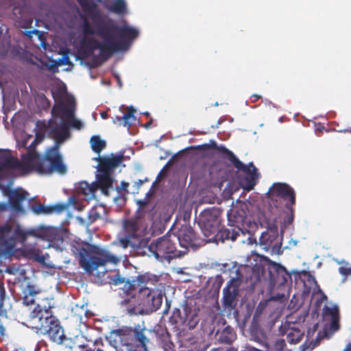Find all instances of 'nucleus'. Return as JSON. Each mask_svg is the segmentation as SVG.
Returning <instances> with one entry per match:
<instances>
[{
  "label": "nucleus",
  "instance_id": "nucleus-1",
  "mask_svg": "<svg viewBox=\"0 0 351 351\" xmlns=\"http://www.w3.org/2000/svg\"><path fill=\"white\" fill-rule=\"evenodd\" d=\"M147 332L154 335L156 341L165 351H173L175 345L171 340V335L167 329L160 325L155 326L152 330L147 329L144 324L123 326L110 332V344L125 351H147L150 340Z\"/></svg>",
  "mask_w": 351,
  "mask_h": 351
},
{
  "label": "nucleus",
  "instance_id": "nucleus-2",
  "mask_svg": "<svg viewBox=\"0 0 351 351\" xmlns=\"http://www.w3.org/2000/svg\"><path fill=\"white\" fill-rule=\"evenodd\" d=\"M159 280L157 276L147 273L138 276L133 280V286L138 289L137 298L132 297L123 301L125 310L130 315L141 314L144 308L155 311L160 307L162 294L156 289Z\"/></svg>",
  "mask_w": 351,
  "mask_h": 351
},
{
  "label": "nucleus",
  "instance_id": "nucleus-3",
  "mask_svg": "<svg viewBox=\"0 0 351 351\" xmlns=\"http://www.w3.org/2000/svg\"><path fill=\"white\" fill-rule=\"evenodd\" d=\"M138 34L137 29L128 25H117L110 19L101 21L97 29V36L117 45L114 52L126 49Z\"/></svg>",
  "mask_w": 351,
  "mask_h": 351
},
{
  "label": "nucleus",
  "instance_id": "nucleus-4",
  "mask_svg": "<svg viewBox=\"0 0 351 351\" xmlns=\"http://www.w3.org/2000/svg\"><path fill=\"white\" fill-rule=\"evenodd\" d=\"M71 251L78 257L80 266L87 272L93 273L101 267L106 266L108 263L117 265L120 259L112 254L108 250L96 247L94 250L95 256L88 257L89 253L87 246L84 244L76 243L71 245Z\"/></svg>",
  "mask_w": 351,
  "mask_h": 351
},
{
  "label": "nucleus",
  "instance_id": "nucleus-5",
  "mask_svg": "<svg viewBox=\"0 0 351 351\" xmlns=\"http://www.w3.org/2000/svg\"><path fill=\"white\" fill-rule=\"evenodd\" d=\"M193 148L197 150H217L221 154L223 159L228 160L234 168L238 171L243 172L246 175L245 180L247 184L244 189L247 191L254 189V186L256 184V180L258 178V173H257V169L252 162H250L247 165H245L232 151L229 150L223 145H217L216 141L214 140H210L209 143L199 145Z\"/></svg>",
  "mask_w": 351,
  "mask_h": 351
},
{
  "label": "nucleus",
  "instance_id": "nucleus-6",
  "mask_svg": "<svg viewBox=\"0 0 351 351\" xmlns=\"http://www.w3.org/2000/svg\"><path fill=\"white\" fill-rule=\"evenodd\" d=\"M265 219L267 230L261 234L259 238V245L271 255L281 254L283 252L282 237L278 234V223H282L280 229L283 231L285 228L282 229L281 227H283L284 222L282 223L280 216L274 215L269 216L265 215Z\"/></svg>",
  "mask_w": 351,
  "mask_h": 351
},
{
  "label": "nucleus",
  "instance_id": "nucleus-7",
  "mask_svg": "<svg viewBox=\"0 0 351 351\" xmlns=\"http://www.w3.org/2000/svg\"><path fill=\"white\" fill-rule=\"evenodd\" d=\"M178 238L176 234L168 232L165 235L153 240L147 246V250L160 262L170 261L182 256L181 250L177 249Z\"/></svg>",
  "mask_w": 351,
  "mask_h": 351
},
{
  "label": "nucleus",
  "instance_id": "nucleus-8",
  "mask_svg": "<svg viewBox=\"0 0 351 351\" xmlns=\"http://www.w3.org/2000/svg\"><path fill=\"white\" fill-rule=\"evenodd\" d=\"M36 230L25 231L19 226L14 228L11 224L0 226V254L13 256L16 252L17 240L24 241L28 235L36 236Z\"/></svg>",
  "mask_w": 351,
  "mask_h": 351
},
{
  "label": "nucleus",
  "instance_id": "nucleus-9",
  "mask_svg": "<svg viewBox=\"0 0 351 351\" xmlns=\"http://www.w3.org/2000/svg\"><path fill=\"white\" fill-rule=\"evenodd\" d=\"M57 146H53L48 149L42 160L30 161L34 168L41 174H51L57 173L64 175L67 171V167L64 164L62 155Z\"/></svg>",
  "mask_w": 351,
  "mask_h": 351
},
{
  "label": "nucleus",
  "instance_id": "nucleus-10",
  "mask_svg": "<svg viewBox=\"0 0 351 351\" xmlns=\"http://www.w3.org/2000/svg\"><path fill=\"white\" fill-rule=\"evenodd\" d=\"M267 195L268 197L272 201L283 200L286 202L285 206L288 210L287 217V219H284V225L281 228H286L287 225L291 223L293 221V206L295 204L294 190L286 183L277 182L273 184Z\"/></svg>",
  "mask_w": 351,
  "mask_h": 351
},
{
  "label": "nucleus",
  "instance_id": "nucleus-11",
  "mask_svg": "<svg viewBox=\"0 0 351 351\" xmlns=\"http://www.w3.org/2000/svg\"><path fill=\"white\" fill-rule=\"evenodd\" d=\"M104 42H101L97 39L84 36L79 43L78 53L83 58H88L91 56L95 49H99L100 55L105 59L108 58L114 53L117 48L115 43L108 42V39H104Z\"/></svg>",
  "mask_w": 351,
  "mask_h": 351
},
{
  "label": "nucleus",
  "instance_id": "nucleus-12",
  "mask_svg": "<svg viewBox=\"0 0 351 351\" xmlns=\"http://www.w3.org/2000/svg\"><path fill=\"white\" fill-rule=\"evenodd\" d=\"M222 209L210 207L203 210L197 218V223L206 237L215 234L221 226Z\"/></svg>",
  "mask_w": 351,
  "mask_h": 351
},
{
  "label": "nucleus",
  "instance_id": "nucleus-13",
  "mask_svg": "<svg viewBox=\"0 0 351 351\" xmlns=\"http://www.w3.org/2000/svg\"><path fill=\"white\" fill-rule=\"evenodd\" d=\"M273 269L274 271H269L271 282L274 283V285L278 287L280 291L271 295V300L274 301H284L289 297V286L287 282L291 278V275L285 267L278 263H274Z\"/></svg>",
  "mask_w": 351,
  "mask_h": 351
},
{
  "label": "nucleus",
  "instance_id": "nucleus-14",
  "mask_svg": "<svg viewBox=\"0 0 351 351\" xmlns=\"http://www.w3.org/2000/svg\"><path fill=\"white\" fill-rule=\"evenodd\" d=\"M75 101L73 97H67L66 102L60 101L55 104L51 110L53 117L66 119L69 125L74 129L81 130L83 123L75 117Z\"/></svg>",
  "mask_w": 351,
  "mask_h": 351
},
{
  "label": "nucleus",
  "instance_id": "nucleus-15",
  "mask_svg": "<svg viewBox=\"0 0 351 351\" xmlns=\"http://www.w3.org/2000/svg\"><path fill=\"white\" fill-rule=\"evenodd\" d=\"M182 256L188 253L189 249L194 250L205 244L204 239L199 237L189 226L184 225L176 234Z\"/></svg>",
  "mask_w": 351,
  "mask_h": 351
},
{
  "label": "nucleus",
  "instance_id": "nucleus-16",
  "mask_svg": "<svg viewBox=\"0 0 351 351\" xmlns=\"http://www.w3.org/2000/svg\"><path fill=\"white\" fill-rule=\"evenodd\" d=\"M243 282V276L237 271V276L232 277L223 289L221 303L224 309L232 311L237 305V297L239 294V287Z\"/></svg>",
  "mask_w": 351,
  "mask_h": 351
},
{
  "label": "nucleus",
  "instance_id": "nucleus-17",
  "mask_svg": "<svg viewBox=\"0 0 351 351\" xmlns=\"http://www.w3.org/2000/svg\"><path fill=\"white\" fill-rule=\"evenodd\" d=\"M35 328L40 330V333L47 335L49 339L57 343L62 344L64 340L66 339L64 335L63 328L60 325V321L55 317H51L43 325L35 326Z\"/></svg>",
  "mask_w": 351,
  "mask_h": 351
},
{
  "label": "nucleus",
  "instance_id": "nucleus-18",
  "mask_svg": "<svg viewBox=\"0 0 351 351\" xmlns=\"http://www.w3.org/2000/svg\"><path fill=\"white\" fill-rule=\"evenodd\" d=\"M44 128L49 138L55 141L53 146L60 147V145L70 136L69 126L67 123H58L56 121L49 120Z\"/></svg>",
  "mask_w": 351,
  "mask_h": 351
},
{
  "label": "nucleus",
  "instance_id": "nucleus-19",
  "mask_svg": "<svg viewBox=\"0 0 351 351\" xmlns=\"http://www.w3.org/2000/svg\"><path fill=\"white\" fill-rule=\"evenodd\" d=\"M65 230L58 227H40L36 230V237L48 241L49 246L60 249L63 245Z\"/></svg>",
  "mask_w": 351,
  "mask_h": 351
},
{
  "label": "nucleus",
  "instance_id": "nucleus-20",
  "mask_svg": "<svg viewBox=\"0 0 351 351\" xmlns=\"http://www.w3.org/2000/svg\"><path fill=\"white\" fill-rule=\"evenodd\" d=\"M51 306L50 304L47 305H42L40 304H36L34 310L29 314V322L33 325L32 327L43 325L53 315L51 314Z\"/></svg>",
  "mask_w": 351,
  "mask_h": 351
},
{
  "label": "nucleus",
  "instance_id": "nucleus-21",
  "mask_svg": "<svg viewBox=\"0 0 351 351\" xmlns=\"http://www.w3.org/2000/svg\"><path fill=\"white\" fill-rule=\"evenodd\" d=\"M123 157V154L119 155L112 154L110 157L98 156V171L100 173L110 174L112 170L121 165Z\"/></svg>",
  "mask_w": 351,
  "mask_h": 351
},
{
  "label": "nucleus",
  "instance_id": "nucleus-22",
  "mask_svg": "<svg viewBox=\"0 0 351 351\" xmlns=\"http://www.w3.org/2000/svg\"><path fill=\"white\" fill-rule=\"evenodd\" d=\"M0 164L8 169H19L27 171L29 167L12 156L8 149H0Z\"/></svg>",
  "mask_w": 351,
  "mask_h": 351
},
{
  "label": "nucleus",
  "instance_id": "nucleus-23",
  "mask_svg": "<svg viewBox=\"0 0 351 351\" xmlns=\"http://www.w3.org/2000/svg\"><path fill=\"white\" fill-rule=\"evenodd\" d=\"M29 193L22 189H15L9 195V204L10 208L16 212L22 213L24 211L23 203L28 197Z\"/></svg>",
  "mask_w": 351,
  "mask_h": 351
},
{
  "label": "nucleus",
  "instance_id": "nucleus-24",
  "mask_svg": "<svg viewBox=\"0 0 351 351\" xmlns=\"http://www.w3.org/2000/svg\"><path fill=\"white\" fill-rule=\"evenodd\" d=\"M137 204L138 206L136 210V217H138L141 219H153L156 213V205L154 203L150 202L147 199H144L141 200H138Z\"/></svg>",
  "mask_w": 351,
  "mask_h": 351
},
{
  "label": "nucleus",
  "instance_id": "nucleus-25",
  "mask_svg": "<svg viewBox=\"0 0 351 351\" xmlns=\"http://www.w3.org/2000/svg\"><path fill=\"white\" fill-rule=\"evenodd\" d=\"M323 317L325 320L329 319V330L335 332L339 329V313L337 306L329 307L325 305L323 308Z\"/></svg>",
  "mask_w": 351,
  "mask_h": 351
},
{
  "label": "nucleus",
  "instance_id": "nucleus-26",
  "mask_svg": "<svg viewBox=\"0 0 351 351\" xmlns=\"http://www.w3.org/2000/svg\"><path fill=\"white\" fill-rule=\"evenodd\" d=\"M229 228H219L216 234L213 235V238H215L221 242H224L226 240L235 241L239 235V232H242V230L239 226L230 224H229Z\"/></svg>",
  "mask_w": 351,
  "mask_h": 351
},
{
  "label": "nucleus",
  "instance_id": "nucleus-27",
  "mask_svg": "<svg viewBox=\"0 0 351 351\" xmlns=\"http://www.w3.org/2000/svg\"><path fill=\"white\" fill-rule=\"evenodd\" d=\"M141 219L138 217L133 219H129L124 221L123 227L128 236L131 238H136L139 235L140 221Z\"/></svg>",
  "mask_w": 351,
  "mask_h": 351
},
{
  "label": "nucleus",
  "instance_id": "nucleus-28",
  "mask_svg": "<svg viewBox=\"0 0 351 351\" xmlns=\"http://www.w3.org/2000/svg\"><path fill=\"white\" fill-rule=\"evenodd\" d=\"M304 335L303 327L295 324L287 331V340L289 343L296 344L301 341Z\"/></svg>",
  "mask_w": 351,
  "mask_h": 351
},
{
  "label": "nucleus",
  "instance_id": "nucleus-29",
  "mask_svg": "<svg viewBox=\"0 0 351 351\" xmlns=\"http://www.w3.org/2000/svg\"><path fill=\"white\" fill-rule=\"evenodd\" d=\"M97 187L95 184H89L86 181H82L76 186V192L80 195H83L86 199H91L94 197V193Z\"/></svg>",
  "mask_w": 351,
  "mask_h": 351
},
{
  "label": "nucleus",
  "instance_id": "nucleus-30",
  "mask_svg": "<svg viewBox=\"0 0 351 351\" xmlns=\"http://www.w3.org/2000/svg\"><path fill=\"white\" fill-rule=\"evenodd\" d=\"M82 10L89 14L92 20L97 22V17L101 18L99 12L97 10V4L92 0H77Z\"/></svg>",
  "mask_w": 351,
  "mask_h": 351
},
{
  "label": "nucleus",
  "instance_id": "nucleus-31",
  "mask_svg": "<svg viewBox=\"0 0 351 351\" xmlns=\"http://www.w3.org/2000/svg\"><path fill=\"white\" fill-rule=\"evenodd\" d=\"M136 110L132 106H130L128 112L124 114L122 117L117 116L113 119L114 123L130 128L132 123L129 120L132 119L133 121H136V117L134 114Z\"/></svg>",
  "mask_w": 351,
  "mask_h": 351
},
{
  "label": "nucleus",
  "instance_id": "nucleus-32",
  "mask_svg": "<svg viewBox=\"0 0 351 351\" xmlns=\"http://www.w3.org/2000/svg\"><path fill=\"white\" fill-rule=\"evenodd\" d=\"M218 340L221 343L231 344L236 339V333L234 329L228 326L225 327L219 334Z\"/></svg>",
  "mask_w": 351,
  "mask_h": 351
},
{
  "label": "nucleus",
  "instance_id": "nucleus-33",
  "mask_svg": "<svg viewBox=\"0 0 351 351\" xmlns=\"http://www.w3.org/2000/svg\"><path fill=\"white\" fill-rule=\"evenodd\" d=\"M97 185L105 194L108 193V189L112 186V180L110 174L99 173L97 176Z\"/></svg>",
  "mask_w": 351,
  "mask_h": 351
},
{
  "label": "nucleus",
  "instance_id": "nucleus-34",
  "mask_svg": "<svg viewBox=\"0 0 351 351\" xmlns=\"http://www.w3.org/2000/svg\"><path fill=\"white\" fill-rule=\"evenodd\" d=\"M83 19L84 20H83L82 23L80 25V27H81L82 32L83 34L84 35V36H93L95 34H97V29L95 30L93 28L89 21L86 17H84ZM104 19H103L101 18L100 19V20L99 21V23L97 25L96 29H97V27L101 23V21H104Z\"/></svg>",
  "mask_w": 351,
  "mask_h": 351
},
{
  "label": "nucleus",
  "instance_id": "nucleus-35",
  "mask_svg": "<svg viewBox=\"0 0 351 351\" xmlns=\"http://www.w3.org/2000/svg\"><path fill=\"white\" fill-rule=\"evenodd\" d=\"M90 143L93 151L98 154L106 147V141L102 140L99 136H93Z\"/></svg>",
  "mask_w": 351,
  "mask_h": 351
},
{
  "label": "nucleus",
  "instance_id": "nucleus-36",
  "mask_svg": "<svg viewBox=\"0 0 351 351\" xmlns=\"http://www.w3.org/2000/svg\"><path fill=\"white\" fill-rule=\"evenodd\" d=\"M108 9L112 12L122 14L126 11V4L124 0H115L109 5Z\"/></svg>",
  "mask_w": 351,
  "mask_h": 351
},
{
  "label": "nucleus",
  "instance_id": "nucleus-37",
  "mask_svg": "<svg viewBox=\"0 0 351 351\" xmlns=\"http://www.w3.org/2000/svg\"><path fill=\"white\" fill-rule=\"evenodd\" d=\"M253 339L258 343L266 350H269V346L268 344L267 337L263 331H256L252 333Z\"/></svg>",
  "mask_w": 351,
  "mask_h": 351
},
{
  "label": "nucleus",
  "instance_id": "nucleus-38",
  "mask_svg": "<svg viewBox=\"0 0 351 351\" xmlns=\"http://www.w3.org/2000/svg\"><path fill=\"white\" fill-rule=\"evenodd\" d=\"M32 210L35 214H37V215H39V214L48 215V214L51 213V206H46L42 204H38L33 205L32 206Z\"/></svg>",
  "mask_w": 351,
  "mask_h": 351
},
{
  "label": "nucleus",
  "instance_id": "nucleus-39",
  "mask_svg": "<svg viewBox=\"0 0 351 351\" xmlns=\"http://www.w3.org/2000/svg\"><path fill=\"white\" fill-rule=\"evenodd\" d=\"M101 217L99 212L96 207L92 208L88 214V223L92 224Z\"/></svg>",
  "mask_w": 351,
  "mask_h": 351
},
{
  "label": "nucleus",
  "instance_id": "nucleus-40",
  "mask_svg": "<svg viewBox=\"0 0 351 351\" xmlns=\"http://www.w3.org/2000/svg\"><path fill=\"white\" fill-rule=\"evenodd\" d=\"M69 207L68 204L60 203L51 206V213L60 214L66 210Z\"/></svg>",
  "mask_w": 351,
  "mask_h": 351
},
{
  "label": "nucleus",
  "instance_id": "nucleus-41",
  "mask_svg": "<svg viewBox=\"0 0 351 351\" xmlns=\"http://www.w3.org/2000/svg\"><path fill=\"white\" fill-rule=\"evenodd\" d=\"M5 289L3 283H0V315H3L5 313L3 309V302L5 299Z\"/></svg>",
  "mask_w": 351,
  "mask_h": 351
},
{
  "label": "nucleus",
  "instance_id": "nucleus-42",
  "mask_svg": "<svg viewBox=\"0 0 351 351\" xmlns=\"http://www.w3.org/2000/svg\"><path fill=\"white\" fill-rule=\"evenodd\" d=\"M40 292V291L38 289L30 283H27L23 291L24 294H29L32 295H36Z\"/></svg>",
  "mask_w": 351,
  "mask_h": 351
},
{
  "label": "nucleus",
  "instance_id": "nucleus-43",
  "mask_svg": "<svg viewBox=\"0 0 351 351\" xmlns=\"http://www.w3.org/2000/svg\"><path fill=\"white\" fill-rule=\"evenodd\" d=\"M38 99L42 108L44 110H47L51 106V101L49 99L46 97V96L44 94L39 95Z\"/></svg>",
  "mask_w": 351,
  "mask_h": 351
},
{
  "label": "nucleus",
  "instance_id": "nucleus-44",
  "mask_svg": "<svg viewBox=\"0 0 351 351\" xmlns=\"http://www.w3.org/2000/svg\"><path fill=\"white\" fill-rule=\"evenodd\" d=\"M35 295L24 294L23 298V304L25 306L32 305L35 303Z\"/></svg>",
  "mask_w": 351,
  "mask_h": 351
},
{
  "label": "nucleus",
  "instance_id": "nucleus-45",
  "mask_svg": "<svg viewBox=\"0 0 351 351\" xmlns=\"http://www.w3.org/2000/svg\"><path fill=\"white\" fill-rule=\"evenodd\" d=\"M285 347L286 343L283 339H278L274 345V349L275 351H282Z\"/></svg>",
  "mask_w": 351,
  "mask_h": 351
},
{
  "label": "nucleus",
  "instance_id": "nucleus-46",
  "mask_svg": "<svg viewBox=\"0 0 351 351\" xmlns=\"http://www.w3.org/2000/svg\"><path fill=\"white\" fill-rule=\"evenodd\" d=\"M130 238L131 237H129L127 235V237L120 239L119 243L124 249L128 247L130 245Z\"/></svg>",
  "mask_w": 351,
  "mask_h": 351
},
{
  "label": "nucleus",
  "instance_id": "nucleus-47",
  "mask_svg": "<svg viewBox=\"0 0 351 351\" xmlns=\"http://www.w3.org/2000/svg\"><path fill=\"white\" fill-rule=\"evenodd\" d=\"M71 63L70 60L67 56H62L58 59L59 65H67Z\"/></svg>",
  "mask_w": 351,
  "mask_h": 351
},
{
  "label": "nucleus",
  "instance_id": "nucleus-48",
  "mask_svg": "<svg viewBox=\"0 0 351 351\" xmlns=\"http://www.w3.org/2000/svg\"><path fill=\"white\" fill-rule=\"evenodd\" d=\"M339 271L342 276H346L348 275H351V267L348 268L345 267H340L339 268Z\"/></svg>",
  "mask_w": 351,
  "mask_h": 351
},
{
  "label": "nucleus",
  "instance_id": "nucleus-49",
  "mask_svg": "<svg viewBox=\"0 0 351 351\" xmlns=\"http://www.w3.org/2000/svg\"><path fill=\"white\" fill-rule=\"evenodd\" d=\"M3 309L5 310V313L3 315V316L5 315L6 314V309L3 307ZM0 317H2V315H0ZM5 328L4 326L0 324V335L3 336L5 335Z\"/></svg>",
  "mask_w": 351,
  "mask_h": 351
},
{
  "label": "nucleus",
  "instance_id": "nucleus-50",
  "mask_svg": "<svg viewBox=\"0 0 351 351\" xmlns=\"http://www.w3.org/2000/svg\"><path fill=\"white\" fill-rule=\"evenodd\" d=\"M121 185L122 189L124 190L125 191L128 192V188L129 186V183L125 182H121Z\"/></svg>",
  "mask_w": 351,
  "mask_h": 351
},
{
  "label": "nucleus",
  "instance_id": "nucleus-51",
  "mask_svg": "<svg viewBox=\"0 0 351 351\" xmlns=\"http://www.w3.org/2000/svg\"><path fill=\"white\" fill-rule=\"evenodd\" d=\"M223 280L221 276H219L217 278V288L219 289L223 283Z\"/></svg>",
  "mask_w": 351,
  "mask_h": 351
},
{
  "label": "nucleus",
  "instance_id": "nucleus-52",
  "mask_svg": "<svg viewBox=\"0 0 351 351\" xmlns=\"http://www.w3.org/2000/svg\"><path fill=\"white\" fill-rule=\"evenodd\" d=\"M95 346L101 345L103 346V341L101 338L97 339L94 341Z\"/></svg>",
  "mask_w": 351,
  "mask_h": 351
},
{
  "label": "nucleus",
  "instance_id": "nucleus-53",
  "mask_svg": "<svg viewBox=\"0 0 351 351\" xmlns=\"http://www.w3.org/2000/svg\"><path fill=\"white\" fill-rule=\"evenodd\" d=\"M143 182H144L143 180H138V181L135 182V186H136L137 189H138V188H140L142 186Z\"/></svg>",
  "mask_w": 351,
  "mask_h": 351
},
{
  "label": "nucleus",
  "instance_id": "nucleus-54",
  "mask_svg": "<svg viewBox=\"0 0 351 351\" xmlns=\"http://www.w3.org/2000/svg\"><path fill=\"white\" fill-rule=\"evenodd\" d=\"M251 98L252 99V102H255L261 98V96L258 95H252Z\"/></svg>",
  "mask_w": 351,
  "mask_h": 351
},
{
  "label": "nucleus",
  "instance_id": "nucleus-55",
  "mask_svg": "<svg viewBox=\"0 0 351 351\" xmlns=\"http://www.w3.org/2000/svg\"><path fill=\"white\" fill-rule=\"evenodd\" d=\"M101 117L103 118V119H106L107 117H108V113L106 112H104L101 114Z\"/></svg>",
  "mask_w": 351,
  "mask_h": 351
},
{
  "label": "nucleus",
  "instance_id": "nucleus-56",
  "mask_svg": "<svg viewBox=\"0 0 351 351\" xmlns=\"http://www.w3.org/2000/svg\"><path fill=\"white\" fill-rule=\"evenodd\" d=\"M152 123V121H150L149 122L147 123L145 125V127L146 128H148Z\"/></svg>",
  "mask_w": 351,
  "mask_h": 351
},
{
  "label": "nucleus",
  "instance_id": "nucleus-57",
  "mask_svg": "<svg viewBox=\"0 0 351 351\" xmlns=\"http://www.w3.org/2000/svg\"><path fill=\"white\" fill-rule=\"evenodd\" d=\"M350 346L348 345L346 346V348L343 350V351H350Z\"/></svg>",
  "mask_w": 351,
  "mask_h": 351
},
{
  "label": "nucleus",
  "instance_id": "nucleus-58",
  "mask_svg": "<svg viewBox=\"0 0 351 351\" xmlns=\"http://www.w3.org/2000/svg\"><path fill=\"white\" fill-rule=\"evenodd\" d=\"M304 275H306V274H307L309 277H312V276H311V274H309V272H308V271H304Z\"/></svg>",
  "mask_w": 351,
  "mask_h": 351
},
{
  "label": "nucleus",
  "instance_id": "nucleus-59",
  "mask_svg": "<svg viewBox=\"0 0 351 351\" xmlns=\"http://www.w3.org/2000/svg\"><path fill=\"white\" fill-rule=\"evenodd\" d=\"M228 221H229L230 222L233 221V220H232V219H231V215H230H230H228Z\"/></svg>",
  "mask_w": 351,
  "mask_h": 351
},
{
  "label": "nucleus",
  "instance_id": "nucleus-60",
  "mask_svg": "<svg viewBox=\"0 0 351 351\" xmlns=\"http://www.w3.org/2000/svg\"><path fill=\"white\" fill-rule=\"evenodd\" d=\"M226 351H237V350L233 348H230V349L227 350Z\"/></svg>",
  "mask_w": 351,
  "mask_h": 351
},
{
  "label": "nucleus",
  "instance_id": "nucleus-61",
  "mask_svg": "<svg viewBox=\"0 0 351 351\" xmlns=\"http://www.w3.org/2000/svg\"><path fill=\"white\" fill-rule=\"evenodd\" d=\"M145 116L148 117L149 115V113L146 112L145 113H143Z\"/></svg>",
  "mask_w": 351,
  "mask_h": 351
},
{
  "label": "nucleus",
  "instance_id": "nucleus-62",
  "mask_svg": "<svg viewBox=\"0 0 351 351\" xmlns=\"http://www.w3.org/2000/svg\"><path fill=\"white\" fill-rule=\"evenodd\" d=\"M39 138V134H38V133H37V134H36V138Z\"/></svg>",
  "mask_w": 351,
  "mask_h": 351
},
{
  "label": "nucleus",
  "instance_id": "nucleus-63",
  "mask_svg": "<svg viewBox=\"0 0 351 351\" xmlns=\"http://www.w3.org/2000/svg\"><path fill=\"white\" fill-rule=\"evenodd\" d=\"M106 271H106V269H104V270L102 271V273L105 274Z\"/></svg>",
  "mask_w": 351,
  "mask_h": 351
}]
</instances>
